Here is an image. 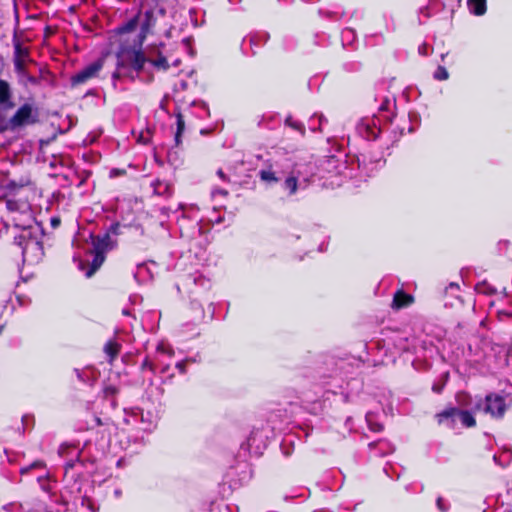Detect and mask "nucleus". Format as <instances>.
<instances>
[{
    "label": "nucleus",
    "instance_id": "nucleus-1",
    "mask_svg": "<svg viewBox=\"0 0 512 512\" xmlns=\"http://www.w3.org/2000/svg\"><path fill=\"white\" fill-rule=\"evenodd\" d=\"M126 60L129 66L123 61L118 62L117 68L112 75L113 80H117L123 77H128L131 80L134 79V72H140L146 62L151 63L158 70H167L169 63L167 57L163 56L160 47L153 48L147 56H145L140 50H131L126 53Z\"/></svg>",
    "mask_w": 512,
    "mask_h": 512
},
{
    "label": "nucleus",
    "instance_id": "nucleus-2",
    "mask_svg": "<svg viewBox=\"0 0 512 512\" xmlns=\"http://www.w3.org/2000/svg\"><path fill=\"white\" fill-rule=\"evenodd\" d=\"M19 230L14 236V243L21 248L23 261L28 264L38 263L44 256L41 227L35 223Z\"/></svg>",
    "mask_w": 512,
    "mask_h": 512
},
{
    "label": "nucleus",
    "instance_id": "nucleus-3",
    "mask_svg": "<svg viewBox=\"0 0 512 512\" xmlns=\"http://www.w3.org/2000/svg\"><path fill=\"white\" fill-rule=\"evenodd\" d=\"M39 121L38 108L30 102L23 103L15 113L7 119L5 114L0 117V133L18 131Z\"/></svg>",
    "mask_w": 512,
    "mask_h": 512
},
{
    "label": "nucleus",
    "instance_id": "nucleus-4",
    "mask_svg": "<svg viewBox=\"0 0 512 512\" xmlns=\"http://www.w3.org/2000/svg\"><path fill=\"white\" fill-rule=\"evenodd\" d=\"M6 207L11 214L10 220L16 229L29 227V225L36 223L28 201L9 198L6 200Z\"/></svg>",
    "mask_w": 512,
    "mask_h": 512
},
{
    "label": "nucleus",
    "instance_id": "nucleus-5",
    "mask_svg": "<svg viewBox=\"0 0 512 512\" xmlns=\"http://www.w3.org/2000/svg\"><path fill=\"white\" fill-rule=\"evenodd\" d=\"M173 355V349L164 342H161L157 345L155 358L153 360L146 358L142 363V368H147L153 373L159 371L161 374H166L170 368V364L166 363L165 359H170Z\"/></svg>",
    "mask_w": 512,
    "mask_h": 512
},
{
    "label": "nucleus",
    "instance_id": "nucleus-6",
    "mask_svg": "<svg viewBox=\"0 0 512 512\" xmlns=\"http://www.w3.org/2000/svg\"><path fill=\"white\" fill-rule=\"evenodd\" d=\"M475 409L483 410L494 418H502L506 412L507 405L503 396L491 393L486 395L484 401H478L475 405Z\"/></svg>",
    "mask_w": 512,
    "mask_h": 512
},
{
    "label": "nucleus",
    "instance_id": "nucleus-7",
    "mask_svg": "<svg viewBox=\"0 0 512 512\" xmlns=\"http://www.w3.org/2000/svg\"><path fill=\"white\" fill-rule=\"evenodd\" d=\"M269 432L266 427L253 429L247 439L248 450L255 455H261L268 445Z\"/></svg>",
    "mask_w": 512,
    "mask_h": 512
},
{
    "label": "nucleus",
    "instance_id": "nucleus-8",
    "mask_svg": "<svg viewBox=\"0 0 512 512\" xmlns=\"http://www.w3.org/2000/svg\"><path fill=\"white\" fill-rule=\"evenodd\" d=\"M103 64L104 60L98 59L79 70L71 77L72 86L81 85L96 78L102 70Z\"/></svg>",
    "mask_w": 512,
    "mask_h": 512
},
{
    "label": "nucleus",
    "instance_id": "nucleus-9",
    "mask_svg": "<svg viewBox=\"0 0 512 512\" xmlns=\"http://www.w3.org/2000/svg\"><path fill=\"white\" fill-rule=\"evenodd\" d=\"M358 134L366 140H374L380 133L379 121L375 117H366L356 125Z\"/></svg>",
    "mask_w": 512,
    "mask_h": 512
},
{
    "label": "nucleus",
    "instance_id": "nucleus-10",
    "mask_svg": "<svg viewBox=\"0 0 512 512\" xmlns=\"http://www.w3.org/2000/svg\"><path fill=\"white\" fill-rule=\"evenodd\" d=\"M14 106L11 86L6 80L0 78V117Z\"/></svg>",
    "mask_w": 512,
    "mask_h": 512
},
{
    "label": "nucleus",
    "instance_id": "nucleus-11",
    "mask_svg": "<svg viewBox=\"0 0 512 512\" xmlns=\"http://www.w3.org/2000/svg\"><path fill=\"white\" fill-rule=\"evenodd\" d=\"M164 8H158L156 10L149 9L144 13V17L141 20V33L140 37L145 38L146 34L150 31V29L155 25L156 22V14L164 15Z\"/></svg>",
    "mask_w": 512,
    "mask_h": 512
},
{
    "label": "nucleus",
    "instance_id": "nucleus-12",
    "mask_svg": "<svg viewBox=\"0 0 512 512\" xmlns=\"http://www.w3.org/2000/svg\"><path fill=\"white\" fill-rule=\"evenodd\" d=\"M113 246L112 238L108 233L92 237V253L105 255Z\"/></svg>",
    "mask_w": 512,
    "mask_h": 512
},
{
    "label": "nucleus",
    "instance_id": "nucleus-13",
    "mask_svg": "<svg viewBox=\"0 0 512 512\" xmlns=\"http://www.w3.org/2000/svg\"><path fill=\"white\" fill-rule=\"evenodd\" d=\"M28 57V50L17 42L14 44L13 63L17 74L25 73V59Z\"/></svg>",
    "mask_w": 512,
    "mask_h": 512
},
{
    "label": "nucleus",
    "instance_id": "nucleus-14",
    "mask_svg": "<svg viewBox=\"0 0 512 512\" xmlns=\"http://www.w3.org/2000/svg\"><path fill=\"white\" fill-rule=\"evenodd\" d=\"M458 415V421L465 427H473L476 424L474 416L465 410L458 409L456 407H450L444 410L443 416Z\"/></svg>",
    "mask_w": 512,
    "mask_h": 512
},
{
    "label": "nucleus",
    "instance_id": "nucleus-15",
    "mask_svg": "<svg viewBox=\"0 0 512 512\" xmlns=\"http://www.w3.org/2000/svg\"><path fill=\"white\" fill-rule=\"evenodd\" d=\"M71 451L75 452V459H70L69 461L66 462L65 474H68L69 470L75 468L76 465L80 463V460H79L80 451L76 447L68 445V444H62L59 447L58 453L61 457L68 456Z\"/></svg>",
    "mask_w": 512,
    "mask_h": 512
},
{
    "label": "nucleus",
    "instance_id": "nucleus-16",
    "mask_svg": "<svg viewBox=\"0 0 512 512\" xmlns=\"http://www.w3.org/2000/svg\"><path fill=\"white\" fill-rule=\"evenodd\" d=\"M133 415L139 417L137 429L141 431H151L154 427L153 416L150 413L144 414L140 408H133Z\"/></svg>",
    "mask_w": 512,
    "mask_h": 512
},
{
    "label": "nucleus",
    "instance_id": "nucleus-17",
    "mask_svg": "<svg viewBox=\"0 0 512 512\" xmlns=\"http://www.w3.org/2000/svg\"><path fill=\"white\" fill-rule=\"evenodd\" d=\"M151 187L153 188V192L159 196L169 197L172 195L173 189L172 185L168 181L164 180H155L151 183Z\"/></svg>",
    "mask_w": 512,
    "mask_h": 512
},
{
    "label": "nucleus",
    "instance_id": "nucleus-18",
    "mask_svg": "<svg viewBox=\"0 0 512 512\" xmlns=\"http://www.w3.org/2000/svg\"><path fill=\"white\" fill-rule=\"evenodd\" d=\"M412 302L413 297L400 290L397 291L394 295L392 307L400 309L402 307L408 306Z\"/></svg>",
    "mask_w": 512,
    "mask_h": 512
},
{
    "label": "nucleus",
    "instance_id": "nucleus-19",
    "mask_svg": "<svg viewBox=\"0 0 512 512\" xmlns=\"http://www.w3.org/2000/svg\"><path fill=\"white\" fill-rule=\"evenodd\" d=\"M467 6L470 13L481 16L486 13V0H467Z\"/></svg>",
    "mask_w": 512,
    "mask_h": 512
},
{
    "label": "nucleus",
    "instance_id": "nucleus-20",
    "mask_svg": "<svg viewBox=\"0 0 512 512\" xmlns=\"http://www.w3.org/2000/svg\"><path fill=\"white\" fill-rule=\"evenodd\" d=\"M93 259L91 264L89 265V268L85 271L86 277H91L103 264L105 261V255L101 253H92Z\"/></svg>",
    "mask_w": 512,
    "mask_h": 512
},
{
    "label": "nucleus",
    "instance_id": "nucleus-21",
    "mask_svg": "<svg viewBox=\"0 0 512 512\" xmlns=\"http://www.w3.org/2000/svg\"><path fill=\"white\" fill-rule=\"evenodd\" d=\"M32 184L29 177H22L19 180H9L6 188L10 193H15L18 189L28 187Z\"/></svg>",
    "mask_w": 512,
    "mask_h": 512
},
{
    "label": "nucleus",
    "instance_id": "nucleus-22",
    "mask_svg": "<svg viewBox=\"0 0 512 512\" xmlns=\"http://www.w3.org/2000/svg\"><path fill=\"white\" fill-rule=\"evenodd\" d=\"M32 184L29 177H22L19 180H9L6 188L10 193H15L18 189L28 187Z\"/></svg>",
    "mask_w": 512,
    "mask_h": 512
},
{
    "label": "nucleus",
    "instance_id": "nucleus-23",
    "mask_svg": "<svg viewBox=\"0 0 512 512\" xmlns=\"http://www.w3.org/2000/svg\"><path fill=\"white\" fill-rule=\"evenodd\" d=\"M104 352L108 356L109 362L112 363L120 352V345L114 341H108L104 346Z\"/></svg>",
    "mask_w": 512,
    "mask_h": 512
},
{
    "label": "nucleus",
    "instance_id": "nucleus-24",
    "mask_svg": "<svg viewBox=\"0 0 512 512\" xmlns=\"http://www.w3.org/2000/svg\"><path fill=\"white\" fill-rule=\"evenodd\" d=\"M184 129H185V122H184L183 116L180 112H178L176 114V132L174 135V140H175L176 146H179L181 143V136H182Z\"/></svg>",
    "mask_w": 512,
    "mask_h": 512
},
{
    "label": "nucleus",
    "instance_id": "nucleus-25",
    "mask_svg": "<svg viewBox=\"0 0 512 512\" xmlns=\"http://www.w3.org/2000/svg\"><path fill=\"white\" fill-rule=\"evenodd\" d=\"M443 414H444V410L436 415V417L438 419V423L443 424L451 429L455 428L456 423L458 421V415L443 416Z\"/></svg>",
    "mask_w": 512,
    "mask_h": 512
},
{
    "label": "nucleus",
    "instance_id": "nucleus-26",
    "mask_svg": "<svg viewBox=\"0 0 512 512\" xmlns=\"http://www.w3.org/2000/svg\"><path fill=\"white\" fill-rule=\"evenodd\" d=\"M258 175L260 179L266 183H276L279 181V178L276 176L275 172L272 171L271 168L260 170Z\"/></svg>",
    "mask_w": 512,
    "mask_h": 512
},
{
    "label": "nucleus",
    "instance_id": "nucleus-27",
    "mask_svg": "<svg viewBox=\"0 0 512 512\" xmlns=\"http://www.w3.org/2000/svg\"><path fill=\"white\" fill-rule=\"evenodd\" d=\"M285 124L292 129L298 131L301 136L305 135V126L302 122H299L297 120H294L292 116H288L285 119Z\"/></svg>",
    "mask_w": 512,
    "mask_h": 512
},
{
    "label": "nucleus",
    "instance_id": "nucleus-28",
    "mask_svg": "<svg viewBox=\"0 0 512 512\" xmlns=\"http://www.w3.org/2000/svg\"><path fill=\"white\" fill-rule=\"evenodd\" d=\"M138 25V17H134L130 19L127 23L120 26L117 31L119 34L129 33L131 31H134Z\"/></svg>",
    "mask_w": 512,
    "mask_h": 512
},
{
    "label": "nucleus",
    "instance_id": "nucleus-29",
    "mask_svg": "<svg viewBox=\"0 0 512 512\" xmlns=\"http://www.w3.org/2000/svg\"><path fill=\"white\" fill-rule=\"evenodd\" d=\"M75 374L77 378L83 383H90L92 381L93 376L91 375V371L89 369H75Z\"/></svg>",
    "mask_w": 512,
    "mask_h": 512
},
{
    "label": "nucleus",
    "instance_id": "nucleus-30",
    "mask_svg": "<svg viewBox=\"0 0 512 512\" xmlns=\"http://www.w3.org/2000/svg\"><path fill=\"white\" fill-rule=\"evenodd\" d=\"M81 507L88 510L89 512H98V507L96 506L95 502L87 496L82 497Z\"/></svg>",
    "mask_w": 512,
    "mask_h": 512
},
{
    "label": "nucleus",
    "instance_id": "nucleus-31",
    "mask_svg": "<svg viewBox=\"0 0 512 512\" xmlns=\"http://www.w3.org/2000/svg\"><path fill=\"white\" fill-rule=\"evenodd\" d=\"M355 37H356V34H355V31L351 28H346L342 31V41H343V45H345L346 43L347 44H352L353 41L355 40Z\"/></svg>",
    "mask_w": 512,
    "mask_h": 512
},
{
    "label": "nucleus",
    "instance_id": "nucleus-32",
    "mask_svg": "<svg viewBox=\"0 0 512 512\" xmlns=\"http://www.w3.org/2000/svg\"><path fill=\"white\" fill-rule=\"evenodd\" d=\"M297 183V178L290 176L284 181V188L288 190L290 194H294L297 191Z\"/></svg>",
    "mask_w": 512,
    "mask_h": 512
},
{
    "label": "nucleus",
    "instance_id": "nucleus-33",
    "mask_svg": "<svg viewBox=\"0 0 512 512\" xmlns=\"http://www.w3.org/2000/svg\"><path fill=\"white\" fill-rule=\"evenodd\" d=\"M18 75H19L21 81L25 85H27V84L38 85L39 84V80L36 77L29 75L26 70H25L24 74H18Z\"/></svg>",
    "mask_w": 512,
    "mask_h": 512
},
{
    "label": "nucleus",
    "instance_id": "nucleus-34",
    "mask_svg": "<svg viewBox=\"0 0 512 512\" xmlns=\"http://www.w3.org/2000/svg\"><path fill=\"white\" fill-rule=\"evenodd\" d=\"M125 414H126V417L124 419L125 422L128 425H132V426H135L137 428L139 417H136V416L133 415V409H131L129 411L125 410Z\"/></svg>",
    "mask_w": 512,
    "mask_h": 512
},
{
    "label": "nucleus",
    "instance_id": "nucleus-35",
    "mask_svg": "<svg viewBox=\"0 0 512 512\" xmlns=\"http://www.w3.org/2000/svg\"><path fill=\"white\" fill-rule=\"evenodd\" d=\"M366 421L368 423L369 429L373 432H380L383 429L382 424L374 422L372 420L371 414L366 415Z\"/></svg>",
    "mask_w": 512,
    "mask_h": 512
},
{
    "label": "nucleus",
    "instance_id": "nucleus-36",
    "mask_svg": "<svg viewBox=\"0 0 512 512\" xmlns=\"http://www.w3.org/2000/svg\"><path fill=\"white\" fill-rule=\"evenodd\" d=\"M448 77H449V74H448L447 69L443 66H438V68L436 69V71L434 73V78L442 81V80H447Z\"/></svg>",
    "mask_w": 512,
    "mask_h": 512
},
{
    "label": "nucleus",
    "instance_id": "nucleus-37",
    "mask_svg": "<svg viewBox=\"0 0 512 512\" xmlns=\"http://www.w3.org/2000/svg\"><path fill=\"white\" fill-rule=\"evenodd\" d=\"M118 393V388L113 385H107L103 388V394L106 398L114 396Z\"/></svg>",
    "mask_w": 512,
    "mask_h": 512
},
{
    "label": "nucleus",
    "instance_id": "nucleus-38",
    "mask_svg": "<svg viewBox=\"0 0 512 512\" xmlns=\"http://www.w3.org/2000/svg\"><path fill=\"white\" fill-rule=\"evenodd\" d=\"M37 480H38L42 490H44L45 492H49L51 490L48 478L43 477V476H39L37 478Z\"/></svg>",
    "mask_w": 512,
    "mask_h": 512
},
{
    "label": "nucleus",
    "instance_id": "nucleus-39",
    "mask_svg": "<svg viewBox=\"0 0 512 512\" xmlns=\"http://www.w3.org/2000/svg\"><path fill=\"white\" fill-rule=\"evenodd\" d=\"M436 505L441 512H446L449 509V504L442 497L437 498Z\"/></svg>",
    "mask_w": 512,
    "mask_h": 512
},
{
    "label": "nucleus",
    "instance_id": "nucleus-40",
    "mask_svg": "<svg viewBox=\"0 0 512 512\" xmlns=\"http://www.w3.org/2000/svg\"><path fill=\"white\" fill-rule=\"evenodd\" d=\"M28 512H51L47 509V506L43 503L36 504L32 509Z\"/></svg>",
    "mask_w": 512,
    "mask_h": 512
},
{
    "label": "nucleus",
    "instance_id": "nucleus-41",
    "mask_svg": "<svg viewBox=\"0 0 512 512\" xmlns=\"http://www.w3.org/2000/svg\"><path fill=\"white\" fill-rule=\"evenodd\" d=\"M211 195H212L213 198H215L217 196H227L228 192H227V190L222 189V188H214L211 191Z\"/></svg>",
    "mask_w": 512,
    "mask_h": 512
},
{
    "label": "nucleus",
    "instance_id": "nucleus-42",
    "mask_svg": "<svg viewBox=\"0 0 512 512\" xmlns=\"http://www.w3.org/2000/svg\"><path fill=\"white\" fill-rule=\"evenodd\" d=\"M43 466V463L41 461H36L34 462L33 464H31L30 466H27L25 468H22L21 469V474H25L27 473L30 469L32 468H36V467H41Z\"/></svg>",
    "mask_w": 512,
    "mask_h": 512
},
{
    "label": "nucleus",
    "instance_id": "nucleus-43",
    "mask_svg": "<svg viewBox=\"0 0 512 512\" xmlns=\"http://www.w3.org/2000/svg\"><path fill=\"white\" fill-rule=\"evenodd\" d=\"M259 37H263L264 40L266 41L267 38H268V35L267 34H263V35H254V36H251L250 37V44L251 45H257V40Z\"/></svg>",
    "mask_w": 512,
    "mask_h": 512
},
{
    "label": "nucleus",
    "instance_id": "nucleus-44",
    "mask_svg": "<svg viewBox=\"0 0 512 512\" xmlns=\"http://www.w3.org/2000/svg\"><path fill=\"white\" fill-rule=\"evenodd\" d=\"M319 126L318 127H314V126H311V130L312 131H317V130H321V125L324 121H326V119L324 118L323 115H319Z\"/></svg>",
    "mask_w": 512,
    "mask_h": 512
},
{
    "label": "nucleus",
    "instance_id": "nucleus-45",
    "mask_svg": "<svg viewBox=\"0 0 512 512\" xmlns=\"http://www.w3.org/2000/svg\"><path fill=\"white\" fill-rule=\"evenodd\" d=\"M176 368L180 371V373H185V361L176 363Z\"/></svg>",
    "mask_w": 512,
    "mask_h": 512
},
{
    "label": "nucleus",
    "instance_id": "nucleus-46",
    "mask_svg": "<svg viewBox=\"0 0 512 512\" xmlns=\"http://www.w3.org/2000/svg\"><path fill=\"white\" fill-rule=\"evenodd\" d=\"M443 386H444V384H433L432 390H433V392L439 394V393H441Z\"/></svg>",
    "mask_w": 512,
    "mask_h": 512
},
{
    "label": "nucleus",
    "instance_id": "nucleus-47",
    "mask_svg": "<svg viewBox=\"0 0 512 512\" xmlns=\"http://www.w3.org/2000/svg\"><path fill=\"white\" fill-rule=\"evenodd\" d=\"M217 175L222 181H228V177L225 175L222 169L217 170Z\"/></svg>",
    "mask_w": 512,
    "mask_h": 512
},
{
    "label": "nucleus",
    "instance_id": "nucleus-48",
    "mask_svg": "<svg viewBox=\"0 0 512 512\" xmlns=\"http://www.w3.org/2000/svg\"><path fill=\"white\" fill-rule=\"evenodd\" d=\"M51 224L53 227H57L60 224V220L58 218H52Z\"/></svg>",
    "mask_w": 512,
    "mask_h": 512
},
{
    "label": "nucleus",
    "instance_id": "nucleus-49",
    "mask_svg": "<svg viewBox=\"0 0 512 512\" xmlns=\"http://www.w3.org/2000/svg\"><path fill=\"white\" fill-rule=\"evenodd\" d=\"M94 421H95V423H96V425H97V426H101V425H103V424H104V423L102 422L101 418H99V417H97V416H95V417H94Z\"/></svg>",
    "mask_w": 512,
    "mask_h": 512
},
{
    "label": "nucleus",
    "instance_id": "nucleus-50",
    "mask_svg": "<svg viewBox=\"0 0 512 512\" xmlns=\"http://www.w3.org/2000/svg\"><path fill=\"white\" fill-rule=\"evenodd\" d=\"M114 495H115L116 498L121 497V495H122L121 489H115L114 490Z\"/></svg>",
    "mask_w": 512,
    "mask_h": 512
},
{
    "label": "nucleus",
    "instance_id": "nucleus-51",
    "mask_svg": "<svg viewBox=\"0 0 512 512\" xmlns=\"http://www.w3.org/2000/svg\"><path fill=\"white\" fill-rule=\"evenodd\" d=\"M449 287H450L451 289H454V288H455V289H458V288H459V286H458L457 284H455V283H451Z\"/></svg>",
    "mask_w": 512,
    "mask_h": 512
},
{
    "label": "nucleus",
    "instance_id": "nucleus-52",
    "mask_svg": "<svg viewBox=\"0 0 512 512\" xmlns=\"http://www.w3.org/2000/svg\"><path fill=\"white\" fill-rule=\"evenodd\" d=\"M12 507H14V504H8V505L4 506V510L8 511V509H10Z\"/></svg>",
    "mask_w": 512,
    "mask_h": 512
},
{
    "label": "nucleus",
    "instance_id": "nucleus-53",
    "mask_svg": "<svg viewBox=\"0 0 512 512\" xmlns=\"http://www.w3.org/2000/svg\"><path fill=\"white\" fill-rule=\"evenodd\" d=\"M388 104V100H386L385 104L381 105L380 109L385 110L387 109L386 105Z\"/></svg>",
    "mask_w": 512,
    "mask_h": 512
},
{
    "label": "nucleus",
    "instance_id": "nucleus-54",
    "mask_svg": "<svg viewBox=\"0 0 512 512\" xmlns=\"http://www.w3.org/2000/svg\"><path fill=\"white\" fill-rule=\"evenodd\" d=\"M2 225H3L6 229H8V227H9V224H8L6 221H3V222H2Z\"/></svg>",
    "mask_w": 512,
    "mask_h": 512
},
{
    "label": "nucleus",
    "instance_id": "nucleus-55",
    "mask_svg": "<svg viewBox=\"0 0 512 512\" xmlns=\"http://www.w3.org/2000/svg\"><path fill=\"white\" fill-rule=\"evenodd\" d=\"M180 63V60L179 59H176L174 62H173V65L174 66H178V64Z\"/></svg>",
    "mask_w": 512,
    "mask_h": 512
},
{
    "label": "nucleus",
    "instance_id": "nucleus-56",
    "mask_svg": "<svg viewBox=\"0 0 512 512\" xmlns=\"http://www.w3.org/2000/svg\"><path fill=\"white\" fill-rule=\"evenodd\" d=\"M79 269L84 270V263L83 262L79 263Z\"/></svg>",
    "mask_w": 512,
    "mask_h": 512
},
{
    "label": "nucleus",
    "instance_id": "nucleus-57",
    "mask_svg": "<svg viewBox=\"0 0 512 512\" xmlns=\"http://www.w3.org/2000/svg\"><path fill=\"white\" fill-rule=\"evenodd\" d=\"M123 313H124L125 315H129V312H128L127 310H123Z\"/></svg>",
    "mask_w": 512,
    "mask_h": 512
},
{
    "label": "nucleus",
    "instance_id": "nucleus-58",
    "mask_svg": "<svg viewBox=\"0 0 512 512\" xmlns=\"http://www.w3.org/2000/svg\"><path fill=\"white\" fill-rule=\"evenodd\" d=\"M122 463V460H118L117 465L120 466Z\"/></svg>",
    "mask_w": 512,
    "mask_h": 512
},
{
    "label": "nucleus",
    "instance_id": "nucleus-59",
    "mask_svg": "<svg viewBox=\"0 0 512 512\" xmlns=\"http://www.w3.org/2000/svg\"><path fill=\"white\" fill-rule=\"evenodd\" d=\"M3 331V326H0V334L2 333Z\"/></svg>",
    "mask_w": 512,
    "mask_h": 512
}]
</instances>
